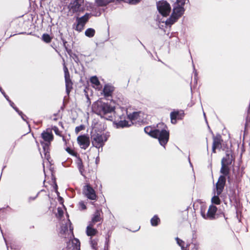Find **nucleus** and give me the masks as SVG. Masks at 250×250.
I'll return each mask as SVG.
<instances>
[{"instance_id":"72a5a7b5","label":"nucleus","mask_w":250,"mask_h":250,"mask_svg":"<svg viewBox=\"0 0 250 250\" xmlns=\"http://www.w3.org/2000/svg\"><path fill=\"white\" fill-rule=\"evenodd\" d=\"M66 150L67 152H68L69 153L73 154L72 151L70 148H67Z\"/></svg>"},{"instance_id":"c756f323","label":"nucleus","mask_w":250,"mask_h":250,"mask_svg":"<svg viewBox=\"0 0 250 250\" xmlns=\"http://www.w3.org/2000/svg\"><path fill=\"white\" fill-rule=\"evenodd\" d=\"M63 213V211L62 208H58L57 209V216L58 217H61Z\"/></svg>"},{"instance_id":"7ed1b4c3","label":"nucleus","mask_w":250,"mask_h":250,"mask_svg":"<svg viewBox=\"0 0 250 250\" xmlns=\"http://www.w3.org/2000/svg\"><path fill=\"white\" fill-rule=\"evenodd\" d=\"M226 182V179L224 176H221L216 185V191L214 192V195L211 199V202L213 204L219 205L220 203V200L218 195L223 191Z\"/></svg>"},{"instance_id":"6ab92c4d","label":"nucleus","mask_w":250,"mask_h":250,"mask_svg":"<svg viewBox=\"0 0 250 250\" xmlns=\"http://www.w3.org/2000/svg\"><path fill=\"white\" fill-rule=\"evenodd\" d=\"M112 1V0H95L97 5L102 6H105Z\"/></svg>"},{"instance_id":"dca6fc26","label":"nucleus","mask_w":250,"mask_h":250,"mask_svg":"<svg viewBox=\"0 0 250 250\" xmlns=\"http://www.w3.org/2000/svg\"><path fill=\"white\" fill-rule=\"evenodd\" d=\"M42 136L45 141L50 142L53 140V135L51 132L44 131L42 133Z\"/></svg>"},{"instance_id":"aec40b11","label":"nucleus","mask_w":250,"mask_h":250,"mask_svg":"<svg viewBox=\"0 0 250 250\" xmlns=\"http://www.w3.org/2000/svg\"><path fill=\"white\" fill-rule=\"evenodd\" d=\"M90 82L93 84L94 87H95V88H98V86H99L100 84V82L96 77H92L90 79Z\"/></svg>"},{"instance_id":"7c9ffc66","label":"nucleus","mask_w":250,"mask_h":250,"mask_svg":"<svg viewBox=\"0 0 250 250\" xmlns=\"http://www.w3.org/2000/svg\"><path fill=\"white\" fill-rule=\"evenodd\" d=\"M83 129H84L83 125H80L79 126H77L75 128V132L77 134L79 133V132L83 130Z\"/></svg>"},{"instance_id":"bb28decb","label":"nucleus","mask_w":250,"mask_h":250,"mask_svg":"<svg viewBox=\"0 0 250 250\" xmlns=\"http://www.w3.org/2000/svg\"><path fill=\"white\" fill-rule=\"evenodd\" d=\"M220 143L218 141H214L212 147V151L215 152V149L218 148L220 147Z\"/></svg>"},{"instance_id":"9b49d317","label":"nucleus","mask_w":250,"mask_h":250,"mask_svg":"<svg viewBox=\"0 0 250 250\" xmlns=\"http://www.w3.org/2000/svg\"><path fill=\"white\" fill-rule=\"evenodd\" d=\"M83 193L88 198L91 200H95L96 198L94 190L89 185L84 187Z\"/></svg>"},{"instance_id":"e433bc0d","label":"nucleus","mask_w":250,"mask_h":250,"mask_svg":"<svg viewBox=\"0 0 250 250\" xmlns=\"http://www.w3.org/2000/svg\"><path fill=\"white\" fill-rule=\"evenodd\" d=\"M2 94L4 95V97H6V95H5V94L2 92Z\"/></svg>"},{"instance_id":"f03ea898","label":"nucleus","mask_w":250,"mask_h":250,"mask_svg":"<svg viewBox=\"0 0 250 250\" xmlns=\"http://www.w3.org/2000/svg\"><path fill=\"white\" fill-rule=\"evenodd\" d=\"M144 130L145 132L151 137L157 138L161 146H164L168 142L169 132L166 130L160 131L158 129H153L151 126H147Z\"/></svg>"},{"instance_id":"cd10ccee","label":"nucleus","mask_w":250,"mask_h":250,"mask_svg":"<svg viewBox=\"0 0 250 250\" xmlns=\"http://www.w3.org/2000/svg\"><path fill=\"white\" fill-rule=\"evenodd\" d=\"M186 0H177V2L175 3L178 6L183 7Z\"/></svg>"},{"instance_id":"4468645a","label":"nucleus","mask_w":250,"mask_h":250,"mask_svg":"<svg viewBox=\"0 0 250 250\" xmlns=\"http://www.w3.org/2000/svg\"><path fill=\"white\" fill-rule=\"evenodd\" d=\"M217 211V208L213 205H210L206 215H203V217L206 219H213Z\"/></svg>"},{"instance_id":"473e14b6","label":"nucleus","mask_w":250,"mask_h":250,"mask_svg":"<svg viewBox=\"0 0 250 250\" xmlns=\"http://www.w3.org/2000/svg\"><path fill=\"white\" fill-rule=\"evenodd\" d=\"M80 206H81V208H82V209H85V208H86V206H85V205L84 204V203H83L81 202V203H80Z\"/></svg>"},{"instance_id":"f8f14e48","label":"nucleus","mask_w":250,"mask_h":250,"mask_svg":"<svg viewBox=\"0 0 250 250\" xmlns=\"http://www.w3.org/2000/svg\"><path fill=\"white\" fill-rule=\"evenodd\" d=\"M64 71L66 83V91L68 94L72 87V83L69 79V74L68 69L65 66H64Z\"/></svg>"},{"instance_id":"a878e982","label":"nucleus","mask_w":250,"mask_h":250,"mask_svg":"<svg viewBox=\"0 0 250 250\" xmlns=\"http://www.w3.org/2000/svg\"><path fill=\"white\" fill-rule=\"evenodd\" d=\"M221 172L225 175H227L228 173V168L225 166L223 161H222V167L221 169Z\"/></svg>"},{"instance_id":"f257e3e1","label":"nucleus","mask_w":250,"mask_h":250,"mask_svg":"<svg viewBox=\"0 0 250 250\" xmlns=\"http://www.w3.org/2000/svg\"><path fill=\"white\" fill-rule=\"evenodd\" d=\"M115 107L112 105H108L107 104L104 103L101 101H98L93 105V110L101 117L107 120H111L112 117H106L105 116L114 111Z\"/></svg>"},{"instance_id":"5701e85b","label":"nucleus","mask_w":250,"mask_h":250,"mask_svg":"<svg viewBox=\"0 0 250 250\" xmlns=\"http://www.w3.org/2000/svg\"><path fill=\"white\" fill-rule=\"evenodd\" d=\"M159 219L156 216H154L151 220V223L152 226H156L159 222Z\"/></svg>"},{"instance_id":"a211bd4d","label":"nucleus","mask_w":250,"mask_h":250,"mask_svg":"<svg viewBox=\"0 0 250 250\" xmlns=\"http://www.w3.org/2000/svg\"><path fill=\"white\" fill-rule=\"evenodd\" d=\"M113 90V87L111 85H105L104 89V93L105 96H109Z\"/></svg>"},{"instance_id":"f3484780","label":"nucleus","mask_w":250,"mask_h":250,"mask_svg":"<svg viewBox=\"0 0 250 250\" xmlns=\"http://www.w3.org/2000/svg\"><path fill=\"white\" fill-rule=\"evenodd\" d=\"M101 212L99 210L96 211V212L93 215V217L92 218L91 224H95L98 222H99L101 220Z\"/></svg>"},{"instance_id":"ddd939ff","label":"nucleus","mask_w":250,"mask_h":250,"mask_svg":"<svg viewBox=\"0 0 250 250\" xmlns=\"http://www.w3.org/2000/svg\"><path fill=\"white\" fill-rule=\"evenodd\" d=\"M127 115L128 118L131 121H133L136 119H139V121H144V119H142L143 118V116L145 115L143 112H133L132 114H128L127 111Z\"/></svg>"},{"instance_id":"20e7f679","label":"nucleus","mask_w":250,"mask_h":250,"mask_svg":"<svg viewBox=\"0 0 250 250\" xmlns=\"http://www.w3.org/2000/svg\"><path fill=\"white\" fill-rule=\"evenodd\" d=\"M184 12V9L183 7L178 6L175 4L172 14L169 20L167 21V22L172 24L177 20V19L183 14Z\"/></svg>"},{"instance_id":"39448f33","label":"nucleus","mask_w":250,"mask_h":250,"mask_svg":"<svg viewBox=\"0 0 250 250\" xmlns=\"http://www.w3.org/2000/svg\"><path fill=\"white\" fill-rule=\"evenodd\" d=\"M157 9L159 12L164 16H167L170 11L169 4L165 1H161L157 3Z\"/></svg>"},{"instance_id":"2f4dec72","label":"nucleus","mask_w":250,"mask_h":250,"mask_svg":"<svg viewBox=\"0 0 250 250\" xmlns=\"http://www.w3.org/2000/svg\"><path fill=\"white\" fill-rule=\"evenodd\" d=\"M177 244L181 247L182 248H184V242L182 240H180L178 238H176Z\"/></svg>"},{"instance_id":"b1692460","label":"nucleus","mask_w":250,"mask_h":250,"mask_svg":"<svg viewBox=\"0 0 250 250\" xmlns=\"http://www.w3.org/2000/svg\"><path fill=\"white\" fill-rule=\"evenodd\" d=\"M72 243L75 245L74 248L78 250L80 246L79 241L78 239L74 238L72 240Z\"/></svg>"},{"instance_id":"2eb2a0df","label":"nucleus","mask_w":250,"mask_h":250,"mask_svg":"<svg viewBox=\"0 0 250 250\" xmlns=\"http://www.w3.org/2000/svg\"><path fill=\"white\" fill-rule=\"evenodd\" d=\"M97 229L93 228L91 223L86 228V233L89 236H95L97 234Z\"/></svg>"},{"instance_id":"f704fd0d","label":"nucleus","mask_w":250,"mask_h":250,"mask_svg":"<svg viewBox=\"0 0 250 250\" xmlns=\"http://www.w3.org/2000/svg\"><path fill=\"white\" fill-rule=\"evenodd\" d=\"M54 131H55L56 133V134H58V132H57L58 130H57V128H56V127H55V128L54 129Z\"/></svg>"},{"instance_id":"c9c22d12","label":"nucleus","mask_w":250,"mask_h":250,"mask_svg":"<svg viewBox=\"0 0 250 250\" xmlns=\"http://www.w3.org/2000/svg\"><path fill=\"white\" fill-rule=\"evenodd\" d=\"M246 127H248L249 126V123L248 122L246 123Z\"/></svg>"},{"instance_id":"423d86ee","label":"nucleus","mask_w":250,"mask_h":250,"mask_svg":"<svg viewBox=\"0 0 250 250\" xmlns=\"http://www.w3.org/2000/svg\"><path fill=\"white\" fill-rule=\"evenodd\" d=\"M83 2V0H73L68 6L69 11L75 13L83 11L84 9L81 8V6Z\"/></svg>"},{"instance_id":"393cba45","label":"nucleus","mask_w":250,"mask_h":250,"mask_svg":"<svg viewBox=\"0 0 250 250\" xmlns=\"http://www.w3.org/2000/svg\"><path fill=\"white\" fill-rule=\"evenodd\" d=\"M42 40L45 42L48 43L51 42V38L48 34H43L42 37Z\"/></svg>"},{"instance_id":"6e6552de","label":"nucleus","mask_w":250,"mask_h":250,"mask_svg":"<svg viewBox=\"0 0 250 250\" xmlns=\"http://www.w3.org/2000/svg\"><path fill=\"white\" fill-rule=\"evenodd\" d=\"M93 144L96 147H100L102 144L107 140V137L104 134H97L93 136Z\"/></svg>"},{"instance_id":"c85d7f7f","label":"nucleus","mask_w":250,"mask_h":250,"mask_svg":"<svg viewBox=\"0 0 250 250\" xmlns=\"http://www.w3.org/2000/svg\"><path fill=\"white\" fill-rule=\"evenodd\" d=\"M119 125L122 127H125L130 125V124H128L125 121L120 122Z\"/></svg>"},{"instance_id":"412c9836","label":"nucleus","mask_w":250,"mask_h":250,"mask_svg":"<svg viewBox=\"0 0 250 250\" xmlns=\"http://www.w3.org/2000/svg\"><path fill=\"white\" fill-rule=\"evenodd\" d=\"M95 34V30L92 28H88L85 32V35L88 37H92Z\"/></svg>"},{"instance_id":"0eeeda50","label":"nucleus","mask_w":250,"mask_h":250,"mask_svg":"<svg viewBox=\"0 0 250 250\" xmlns=\"http://www.w3.org/2000/svg\"><path fill=\"white\" fill-rule=\"evenodd\" d=\"M90 17L89 14H86L83 16L81 18H77V24L76 26L75 29L79 32L81 31L88 20Z\"/></svg>"},{"instance_id":"9d476101","label":"nucleus","mask_w":250,"mask_h":250,"mask_svg":"<svg viewBox=\"0 0 250 250\" xmlns=\"http://www.w3.org/2000/svg\"><path fill=\"white\" fill-rule=\"evenodd\" d=\"M60 232L61 233L67 234L71 235L72 233V229H71L70 223L68 220L62 223Z\"/></svg>"},{"instance_id":"4be33fe9","label":"nucleus","mask_w":250,"mask_h":250,"mask_svg":"<svg viewBox=\"0 0 250 250\" xmlns=\"http://www.w3.org/2000/svg\"><path fill=\"white\" fill-rule=\"evenodd\" d=\"M177 114H178V113L176 112H173L171 113V114H170L171 122L172 124L176 123V119Z\"/></svg>"},{"instance_id":"1a4fd4ad","label":"nucleus","mask_w":250,"mask_h":250,"mask_svg":"<svg viewBox=\"0 0 250 250\" xmlns=\"http://www.w3.org/2000/svg\"><path fill=\"white\" fill-rule=\"evenodd\" d=\"M78 143L82 148L86 149L90 144L89 137L86 135H81L77 138Z\"/></svg>"}]
</instances>
